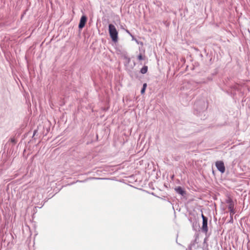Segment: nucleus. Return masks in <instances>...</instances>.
Returning a JSON list of instances; mask_svg holds the SVG:
<instances>
[{"mask_svg": "<svg viewBox=\"0 0 250 250\" xmlns=\"http://www.w3.org/2000/svg\"><path fill=\"white\" fill-rule=\"evenodd\" d=\"M109 34L113 42H116L118 39V33L115 26L112 24L108 25Z\"/></svg>", "mask_w": 250, "mask_h": 250, "instance_id": "f257e3e1", "label": "nucleus"}, {"mask_svg": "<svg viewBox=\"0 0 250 250\" xmlns=\"http://www.w3.org/2000/svg\"><path fill=\"white\" fill-rule=\"evenodd\" d=\"M202 218L203 220L202 222V226L201 228L202 231L204 233H207L208 231V218L204 216V215L202 214Z\"/></svg>", "mask_w": 250, "mask_h": 250, "instance_id": "f03ea898", "label": "nucleus"}, {"mask_svg": "<svg viewBox=\"0 0 250 250\" xmlns=\"http://www.w3.org/2000/svg\"><path fill=\"white\" fill-rule=\"evenodd\" d=\"M217 169L222 173L225 171V167L224 162L221 161H217L215 163Z\"/></svg>", "mask_w": 250, "mask_h": 250, "instance_id": "7ed1b4c3", "label": "nucleus"}, {"mask_svg": "<svg viewBox=\"0 0 250 250\" xmlns=\"http://www.w3.org/2000/svg\"><path fill=\"white\" fill-rule=\"evenodd\" d=\"M87 21V17L85 15H83L80 19V21L79 24V29H82L85 26L86 22Z\"/></svg>", "mask_w": 250, "mask_h": 250, "instance_id": "20e7f679", "label": "nucleus"}, {"mask_svg": "<svg viewBox=\"0 0 250 250\" xmlns=\"http://www.w3.org/2000/svg\"><path fill=\"white\" fill-rule=\"evenodd\" d=\"M175 190L176 192L180 194L182 196H184L186 194V192L185 190L181 187H178L175 188Z\"/></svg>", "mask_w": 250, "mask_h": 250, "instance_id": "39448f33", "label": "nucleus"}, {"mask_svg": "<svg viewBox=\"0 0 250 250\" xmlns=\"http://www.w3.org/2000/svg\"><path fill=\"white\" fill-rule=\"evenodd\" d=\"M226 202L228 204V208H234V204L232 199L230 197H228L226 200Z\"/></svg>", "mask_w": 250, "mask_h": 250, "instance_id": "423d86ee", "label": "nucleus"}, {"mask_svg": "<svg viewBox=\"0 0 250 250\" xmlns=\"http://www.w3.org/2000/svg\"><path fill=\"white\" fill-rule=\"evenodd\" d=\"M148 70V67L146 65H144L140 70V73L143 74H146Z\"/></svg>", "mask_w": 250, "mask_h": 250, "instance_id": "0eeeda50", "label": "nucleus"}, {"mask_svg": "<svg viewBox=\"0 0 250 250\" xmlns=\"http://www.w3.org/2000/svg\"><path fill=\"white\" fill-rule=\"evenodd\" d=\"M229 214H230V217L231 218V220H232V216L235 213L234 208H229Z\"/></svg>", "mask_w": 250, "mask_h": 250, "instance_id": "6e6552de", "label": "nucleus"}, {"mask_svg": "<svg viewBox=\"0 0 250 250\" xmlns=\"http://www.w3.org/2000/svg\"><path fill=\"white\" fill-rule=\"evenodd\" d=\"M146 86H147V84L146 83H145L143 84V87L141 90V93L142 94H143L145 93Z\"/></svg>", "mask_w": 250, "mask_h": 250, "instance_id": "1a4fd4ad", "label": "nucleus"}, {"mask_svg": "<svg viewBox=\"0 0 250 250\" xmlns=\"http://www.w3.org/2000/svg\"><path fill=\"white\" fill-rule=\"evenodd\" d=\"M137 59L138 60L140 61V60H143L144 59V58L143 57L142 55L141 54H140L138 56H137Z\"/></svg>", "mask_w": 250, "mask_h": 250, "instance_id": "9d476101", "label": "nucleus"}, {"mask_svg": "<svg viewBox=\"0 0 250 250\" xmlns=\"http://www.w3.org/2000/svg\"><path fill=\"white\" fill-rule=\"evenodd\" d=\"M10 141H11V142H12L14 145H15V144L16 143V142H17V141H16V139H15V138H11V139H10Z\"/></svg>", "mask_w": 250, "mask_h": 250, "instance_id": "9b49d317", "label": "nucleus"}, {"mask_svg": "<svg viewBox=\"0 0 250 250\" xmlns=\"http://www.w3.org/2000/svg\"><path fill=\"white\" fill-rule=\"evenodd\" d=\"M126 32L129 34L131 36H132V35L130 33V32L128 30H126Z\"/></svg>", "mask_w": 250, "mask_h": 250, "instance_id": "f8f14e48", "label": "nucleus"}, {"mask_svg": "<svg viewBox=\"0 0 250 250\" xmlns=\"http://www.w3.org/2000/svg\"><path fill=\"white\" fill-rule=\"evenodd\" d=\"M37 132V130H34V133H33V136H34L36 134Z\"/></svg>", "mask_w": 250, "mask_h": 250, "instance_id": "ddd939ff", "label": "nucleus"}, {"mask_svg": "<svg viewBox=\"0 0 250 250\" xmlns=\"http://www.w3.org/2000/svg\"><path fill=\"white\" fill-rule=\"evenodd\" d=\"M131 37H132V40H135V39H134V36H133V35H132V36H131Z\"/></svg>", "mask_w": 250, "mask_h": 250, "instance_id": "4468645a", "label": "nucleus"}, {"mask_svg": "<svg viewBox=\"0 0 250 250\" xmlns=\"http://www.w3.org/2000/svg\"><path fill=\"white\" fill-rule=\"evenodd\" d=\"M135 41H136V42L138 44H139V42H138V41L136 39H135Z\"/></svg>", "mask_w": 250, "mask_h": 250, "instance_id": "2eb2a0df", "label": "nucleus"}, {"mask_svg": "<svg viewBox=\"0 0 250 250\" xmlns=\"http://www.w3.org/2000/svg\"><path fill=\"white\" fill-rule=\"evenodd\" d=\"M230 222H231V221H233V219H232V220H231V218L230 217Z\"/></svg>", "mask_w": 250, "mask_h": 250, "instance_id": "dca6fc26", "label": "nucleus"}]
</instances>
